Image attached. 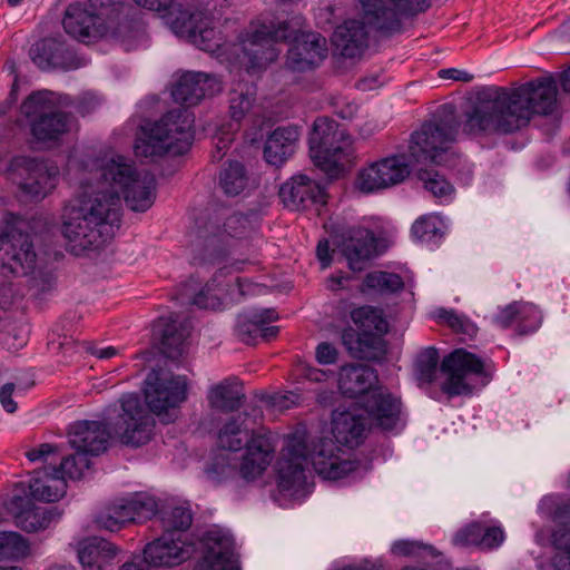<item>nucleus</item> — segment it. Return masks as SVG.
<instances>
[{"instance_id":"4468645a","label":"nucleus","mask_w":570,"mask_h":570,"mask_svg":"<svg viewBox=\"0 0 570 570\" xmlns=\"http://www.w3.org/2000/svg\"><path fill=\"white\" fill-rule=\"evenodd\" d=\"M367 22L385 35L404 30V19L425 11L430 0H360Z\"/></svg>"},{"instance_id":"473e14b6","label":"nucleus","mask_w":570,"mask_h":570,"mask_svg":"<svg viewBox=\"0 0 570 570\" xmlns=\"http://www.w3.org/2000/svg\"><path fill=\"white\" fill-rule=\"evenodd\" d=\"M116 554L117 547L101 538L88 539L78 549V560L85 570H104Z\"/></svg>"},{"instance_id":"2eb2a0df","label":"nucleus","mask_w":570,"mask_h":570,"mask_svg":"<svg viewBox=\"0 0 570 570\" xmlns=\"http://www.w3.org/2000/svg\"><path fill=\"white\" fill-rule=\"evenodd\" d=\"M111 439L114 436L105 417L104 422L73 423V481L86 478L91 465L90 456L104 452Z\"/></svg>"},{"instance_id":"5701e85b","label":"nucleus","mask_w":570,"mask_h":570,"mask_svg":"<svg viewBox=\"0 0 570 570\" xmlns=\"http://www.w3.org/2000/svg\"><path fill=\"white\" fill-rule=\"evenodd\" d=\"M341 252L354 272L365 269L368 263L381 254L379 239L365 227L351 228L341 244Z\"/></svg>"},{"instance_id":"cd10ccee","label":"nucleus","mask_w":570,"mask_h":570,"mask_svg":"<svg viewBox=\"0 0 570 570\" xmlns=\"http://www.w3.org/2000/svg\"><path fill=\"white\" fill-rule=\"evenodd\" d=\"M222 89L218 79L209 73L188 71L184 73L175 87L171 96L176 102L194 106L206 96H213Z\"/></svg>"},{"instance_id":"e2e57ef3","label":"nucleus","mask_w":570,"mask_h":570,"mask_svg":"<svg viewBox=\"0 0 570 570\" xmlns=\"http://www.w3.org/2000/svg\"><path fill=\"white\" fill-rule=\"evenodd\" d=\"M191 303L205 309H217L222 305L219 296L212 294L208 285L194 296Z\"/></svg>"},{"instance_id":"79ce46f5","label":"nucleus","mask_w":570,"mask_h":570,"mask_svg":"<svg viewBox=\"0 0 570 570\" xmlns=\"http://www.w3.org/2000/svg\"><path fill=\"white\" fill-rule=\"evenodd\" d=\"M352 320L358 326V333H386L387 322L383 317L380 309L371 306H362L355 308L352 314Z\"/></svg>"},{"instance_id":"8fccbe9b","label":"nucleus","mask_w":570,"mask_h":570,"mask_svg":"<svg viewBox=\"0 0 570 570\" xmlns=\"http://www.w3.org/2000/svg\"><path fill=\"white\" fill-rule=\"evenodd\" d=\"M392 552L396 556H416L420 558L436 559L440 553L434 547L419 541L400 540L393 543Z\"/></svg>"},{"instance_id":"2f4dec72","label":"nucleus","mask_w":570,"mask_h":570,"mask_svg":"<svg viewBox=\"0 0 570 570\" xmlns=\"http://www.w3.org/2000/svg\"><path fill=\"white\" fill-rule=\"evenodd\" d=\"M298 131L294 127H277L267 138L264 147L266 161L283 165L295 151Z\"/></svg>"},{"instance_id":"a878e982","label":"nucleus","mask_w":570,"mask_h":570,"mask_svg":"<svg viewBox=\"0 0 570 570\" xmlns=\"http://www.w3.org/2000/svg\"><path fill=\"white\" fill-rule=\"evenodd\" d=\"M190 553L191 546L180 534L174 537V533L164 532L160 538L146 546L142 560L148 566L173 567L184 562Z\"/></svg>"},{"instance_id":"13d9d810","label":"nucleus","mask_w":570,"mask_h":570,"mask_svg":"<svg viewBox=\"0 0 570 570\" xmlns=\"http://www.w3.org/2000/svg\"><path fill=\"white\" fill-rule=\"evenodd\" d=\"M114 512L115 507L114 504H110L102 512L97 514L95 522L98 525V528L114 532L119 531L120 529L126 527L120 515H117Z\"/></svg>"},{"instance_id":"a19ab883","label":"nucleus","mask_w":570,"mask_h":570,"mask_svg":"<svg viewBox=\"0 0 570 570\" xmlns=\"http://www.w3.org/2000/svg\"><path fill=\"white\" fill-rule=\"evenodd\" d=\"M193 522L191 511L188 507L177 505L161 513V527L164 532L174 533V537L181 535L189 529Z\"/></svg>"},{"instance_id":"864d4df0","label":"nucleus","mask_w":570,"mask_h":570,"mask_svg":"<svg viewBox=\"0 0 570 570\" xmlns=\"http://www.w3.org/2000/svg\"><path fill=\"white\" fill-rule=\"evenodd\" d=\"M238 129V125L228 124L227 127H220L215 136L213 137V142L215 146V150L212 153V158L214 161H219L223 159L227 149L234 140L235 132Z\"/></svg>"},{"instance_id":"e433bc0d","label":"nucleus","mask_w":570,"mask_h":570,"mask_svg":"<svg viewBox=\"0 0 570 570\" xmlns=\"http://www.w3.org/2000/svg\"><path fill=\"white\" fill-rule=\"evenodd\" d=\"M277 318L274 309L248 311L237 316L236 334L246 344H255L259 337L262 325Z\"/></svg>"},{"instance_id":"338daca9","label":"nucleus","mask_w":570,"mask_h":570,"mask_svg":"<svg viewBox=\"0 0 570 570\" xmlns=\"http://www.w3.org/2000/svg\"><path fill=\"white\" fill-rule=\"evenodd\" d=\"M14 387L13 383H7L0 389V403L8 413L17 411V403L12 399Z\"/></svg>"},{"instance_id":"ea45409f","label":"nucleus","mask_w":570,"mask_h":570,"mask_svg":"<svg viewBox=\"0 0 570 570\" xmlns=\"http://www.w3.org/2000/svg\"><path fill=\"white\" fill-rule=\"evenodd\" d=\"M255 88L248 85L238 83L229 94V114L233 124L244 119L254 108Z\"/></svg>"},{"instance_id":"4be33fe9","label":"nucleus","mask_w":570,"mask_h":570,"mask_svg":"<svg viewBox=\"0 0 570 570\" xmlns=\"http://www.w3.org/2000/svg\"><path fill=\"white\" fill-rule=\"evenodd\" d=\"M202 557L193 570H238L232 534L220 528L207 530L200 540Z\"/></svg>"},{"instance_id":"f03ea898","label":"nucleus","mask_w":570,"mask_h":570,"mask_svg":"<svg viewBox=\"0 0 570 570\" xmlns=\"http://www.w3.org/2000/svg\"><path fill=\"white\" fill-rule=\"evenodd\" d=\"M557 82L543 77L518 88L490 87L479 91L464 112L463 130L475 136L507 135L525 127L533 115L548 116L557 109Z\"/></svg>"},{"instance_id":"f8f14e48","label":"nucleus","mask_w":570,"mask_h":570,"mask_svg":"<svg viewBox=\"0 0 570 570\" xmlns=\"http://www.w3.org/2000/svg\"><path fill=\"white\" fill-rule=\"evenodd\" d=\"M187 379L163 370H153L145 380V402L151 413L169 423L174 419L169 411L180 406L187 399Z\"/></svg>"},{"instance_id":"5fc2aeb1","label":"nucleus","mask_w":570,"mask_h":570,"mask_svg":"<svg viewBox=\"0 0 570 570\" xmlns=\"http://www.w3.org/2000/svg\"><path fill=\"white\" fill-rule=\"evenodd\" d=\"M483 534V524L481 522H471L453 537V542L456 546H478L481 547Z\"/></svg>"},{"instance_id":"6e6552de","label":"nucleus","mask_w":570,"mask_h":570,"mask_svg":"<svg viewBox=\"0 0 570 570\" xmlns=\"http://www.w3.org/2000/svg\"><path fill=\"white\" fill-rule=\"evenodd\" d=\"M194 116L186 108H176L158 121L141 128L135 144L137 156H179L190 148L194 140Z\"/></svg>"},{"instance_id":"1a4fd4ad","label":"nucleus","mask_w":570,"mask_h":570,"mask_svg":"<svg viewBox=\"0 0 570 570\" xmlns=\"http://www.w3.org/2000/svg\"><path fill=\"white\" fill-rule=\"evenodd\" d=\"M105 419L114 440L126 446H142L155 433V419L137 393L122 394L108 405Z\"/></svg>"},{"instance_id":"423d86ee","label":"nucleus","mask_w":570,"mask_h":570,"mask_svg":"<svg viewBox=\"0 0 570 570\" xmlns=\"http://www.w3.org/2000/svg\"><path fill=\"white\" fill-rule=\"evenodd\" d=\"M376 371L364 364H348L340 368L338 387L348 397H360V405L383 431L402 430L401 401L377 387Z\"/></svg>"},{"instance_id":"7ed1b4c3","label":"nucleus","mask_w":570,"mask_h":570,"mask_svg":"<svg viewBox=\"0 0 570 570\" xmlns=\"http://www.w3.org/2000/svg\"><path fill=\"white\" fill-rule=\"evenodd\" d=\"M302 17L289 21L274 20L252 23L234 46L240 67L254 73L276 60L279 50L276 45L292 37L286 65L293 71H305L318 66L327 57L326 39L316 32H301Z\"/></svg>"},{"instance_id":"9d476101","label":"nucleus","mask_w":570,"mask_h":570,"mask_svg":"<svg viewBox=\"0 0 570 570\" xmlns=\"http://www.w3.org/2000/svg\"><path fill=\"white\" fill-rule=\"evenodd\" d=\"M309 153L315 166L331 178L338 177L351 161L352 138L335 121L320 117L309 135Z\"/></svg>"},{"instance_id":"c9c22d12","label":"nucleus","mask_w":570,"mask_h":570,"mask_svg":"<svg viewBox=\"0 0 570 570\" xmlns=\"http://www.w3.org/2000/svg\"><path fill=\"white\" fill-rule=\"evenodd\" d=\"M10 508L17 511L18 524L28 532H35L49 525L50 515L40 509L32 508V501L28 497L13 493Z\"/></svg>"},{"instance_id":"052dcab7","label":"nucleus","mask_w":570,"mask_h":570,"mask_svg":"<svg viewBox=\"0 0 570 570\" xmlns=\"http://www.w3.org/2000/svg\"><path fill=\"white\" fill-rule=\"evenodd\" d=\"M517 316L518 302H513L501 308L499 313L493 317V322L501 328H507L510 326L517 327Z\"/></svg>"},{"instance_id":"6e6d98bb","label":"nucleus","mask_w":570,"mask_h":570,"mask_svg":"<svg viewBox=\"0 0 570 570\" xmlns=\"http://www.w3.org/2000/svg\"><path fill=\"white\" fill-rule=\"evenodd\" d=\"M234 0H186V8L190 4L191 10L200 14H209L213 18L219 17V11L229 7Z\"/></svg>"},{"instance_id":"58836bf2","label":"nucleus","mask_w":570,"mask_h":570,"mask_svg":"<svg viewBox=\"0 0 570 570\" xmlns=\"http://www.w3.org/2000/svg\"><path fill=\"white\" fill-rule=\"evenodd\" d=\"M218 184L225 195L232 197L239 195L248 185L245 166L239 161H229L222 168Z\"/></svg>"},{"instance_id":"774afa93","label":"nucleus","mask_w":570,"mask_h":570,"mask_svg":"<svg viewBox=\"0 0 570 570\" xmlns=\"http://www.w3.org/2000/svg\"><path fill=\"white\" fill-rule=\"evenodd\" d=\"M439 76L443 79H452L455 81L470 82L473 79V76L465 70H460L455 68L441 69L439 71Z\"/></svg>"},{"instance_id":"09e8293b","label":"nucleus","mask_w":570,"mask_h":570,"mask_svg":"<svg viewBox=\"0 0 570 570\" xmlns=\"http://www.w3.org/2000/svg\"><path fill=\"white\" fill-rule=\"evenodd\" d=\"M138 6L148 10L156 11L166 18L171 24V20L183 13L186 9V0H134Z\"/></svg>"},{"instance_id":"f704fd0d","label":"nucleus","mask_w":570,"mask_h":570,"mask_svg":"<svg viewBox=\"0 0 570 570\" xmlns=\"http://www.w3.org/2000/svg\"><path fill=\"white\" fill-rule=\"evenodd\" d=\"M553 520L560 524L570 521V501L560 503L553 513ZM552 543L558 552L552 558L556 570H570V529L561 527L553 531Z\"/></svg>"},{"instance_id":"6ab92c4d","label":"nucleus","mask_w":570,"mask_h":570,"mask_svg":"<svg viewBox=\"0 0 570 570\" xmlns=\"http://www.w3.org/2000/svg\"><path fill=\"white\" fill-rule=\"evenodd\" d=\"M216 19L209 14H200L198 11L191 10L190 4H188L183 13H178L171 20V30L198 49L215 52L222 46L220 33L214 24Z\"/></svg>"},{"instance_id":"39448f33","label":"nucleus","mask_w":570,"mask_h":570,"mask_svg":"<svg viewBox=\"0 0 570 570\" xmlns=\"http://www.w3.org/2000/svg\"><path fill=\"white\" fill-rule=\"evenodd\" d=\"M247 414H237L227 420L217 434V445L226 451L237 452L246 449L238 464L239 475L252 481L259 478L271 464L275 446L267 434H254L246 424ZM207 478L220 483L233 478L237 465L232 463L228 454L217 455L207 468Z\"/></svg>"},{"instance_id":"603ef678","label":"nucleus","mask_w":570,"mask_h":570,"mask_svg":"<svg viewBox=\"0 0 570 570\" xmlns=\"http://www.w3.org/2000/svg\"><path fill=\"white\" fill-rule=\"evenodd\" d=\"M435 317L458 333L472 335L475 331L474 325L465 316L459 315L451 309L439 308L435 312Z\"/></svg>"},{"instance_id":"3c124183","label":"nucleus","mask_w":570,"mask_h":570,"mask_svg":"<svg viewBox=\"0 0 570 570\" xmlns=\"http://www.w3.org/2000/svg\"><path fill=\"white\" fill-rule=\"evenodd\" d=\"M26 458L31 463H43L48 464L49 468L53 466L52 464L63 458L60 454V448L52 443H41L37 446L29 448L24 452Z\"/></svg>"},{"instance_id":"72a5a7b5","label":"nucleus","mask_w":570,"mask_h":570,"mask_svg":"<svg viewBox=\"0 0 570 570\" xmlns=\"http://www.w3.org/2000/svg\"><path fill=\"white\" fill-rule=\"evenodd\" d=\"M245 397L240 381L229 376L214 384L207 395L210 407L223 412H233L240 407Z\"/></svg>"},{"instance_id":"c03bdc74","label":"nucleus","mask_w":570,"mask_h":570,"mask_svg":"<svg viewBox=\"0 0 570 570\" xmlns=\"http://www.w3.org/2000/svg\"><path fill=\"white\" fill-rule=\"evenodd\" d=\"M363 286L377 293L389 294L401 291L404 284L397 274L375 271L366 274Z\"/></svg>"},{"instance_id":"4c0bfd02","label":"nucleus","mask_w":570,"mask_h":570,"mask_svg":"<svg viewBox=\"0 0 570 570\" xmlns=\"http://www.w3.org/2000/svg\"><path fill=\"white\" fill-rule=\"evenodd\" d=\"M154 332L160 337L164 354L168 357H176L181 354L185 333L174 314H170L168 317L158 318Z\"/></svg>"},{"instance_id":"c85d7f7f","label":"nucleus","mask_w":570,"mask_h":570,"mask_svg":"<svg viewBox=\"0 0 570 570\" xmlns=\"http://www.w3.org/2000/svg\"><path fill=\"white\" fill-rule=\"evenodd\" d=\"M385 333H357L354 328L342 332V344L354 358L382 361L387 352Z\"/></svg>"},{"instance_id":"7c9ffc66","label":"nucleus","mask_w":570,"mask_h":570,"mask_svg":"<svg viewBox=\"0 0 570 570\" xmlns=\"http://www.w3.org/2000/svg\"><path fill=\"white\" fill-rule=\"evenodd\" d=\"M115 514H119L124 523H142L150 520L158 511L156 499L145 492H136L120 498L114 503Z\"/></svg>"},{"instance_id":"bf43d9fd","label":"nucleus","mask_w":570,"mask_h":570,"mask_svg":"<svg viewBox=\"0 0 570 570\" xmlns=\"http://www.w3.org/2000/svg\"><path fill=\"white\" fill-rule=\"evenodd\" d=\"M505 539L504 531L499 525L487 527L483 524L481 548L493 549L502 544Z\"/></svg>"},{"instance_id":"a211bd4d","label":"nucleus","mask_w":570,"mask_h":570,"mask_svg":"<svg viewBox=\"0 0 570 570\" xmlns=\"http://www.w3.org/2000/svg\"><path fill=\"white\" fill-rule=\"evenodd\" d=\"M37 262L28 234L12 229L0 235V274L27 276L36 269Z\"/></svg>"},{"instance_id":"dca6fc26","label":"nucleus","mask_w":570,"mask_h":570,"mask_svg":"<svg viewBox=\"0 0 570 570\" xmlns=\"http://www.w3.org/2000/svg\"><path fill=\"white\" fill-rule=\"evenodd\" d=\"M71 6L65 9L62 27L66 35L60 32L45 37L29 49V58L41 71H67L71 65L70 36Z\"/></svg>"},{"instance_id":"4d7b16f0","label":"nucleus","mask_w":570,"mask_h":570,"mask_svg":"<svg viewBox=\"0 0 570 570\" xmlns=\"http://www.w3.org/2000/svg\"><path fill=\"white\" fill-rule=\"evenodd\" d=\"M0 343L9 351H17L26 345L27 335L24 331L17 330L14 326L9 325L7 328L0 331Z\"/></svg>"},{"instance_id":"f3484780","label":"nucleus","mask_w":570,"mask_h":570,"mask_svg":"<svg viewBox=\"0 0 570 570\" xmlns=\"http://www.w3.org/2000/svg\"><path fill=\"white\" fill-rule=\"evenodd\" d=\"M119 0H85L73 6V38L91 43L107 36L111 28L109 12Z\"/></svg>"},{"instance_id":"680f3d73","label":"nucleus","mask_w":570,"mask_h":570,"mask_svg":"<svg viewBox=\"0 0 570 570\" xmlns=\"http://www.w3.org/2000/svg\"><path fill=\"white\" fill-rule=\"evenodd\" d=\"M315 358L321 365H332L337 362L338 351L332 343L322 342L315 348Z\"/></svg>"},{"instance_id":"393cba45","label":"nucleus","mask_w":570,"mask_h":570,"mask_svg":"<svg viewBox=\"0 0 570 570\" xmlns=\"http://www.w3.org/2000/svg\"><path fill=\"white\" fill-rule=\"evenodd\" d=\"M325 196L324 188L305 175L293 176L279 189L283 204L291 210H305L313 205L323 206Z\"/></svg>"},{"instance_id":"412c9836","label":"nucleus","mask_w":570,"mask_h":570,"mask_svg":"<svg viewBox=\"0 0 570 570\" xmlns=\"http://www.w3.org/2000/svg\"><path fill=\"white\" fill-rule=\"evenodd\" d=\"M68 458H62L58 466H45L35 471L30 481L16 484L14 493L30 498L31 501L55 502L67 492V478L69 476L66 466Z\"/></svg>"},{"instance_id":"0eeeda50","label":"nucleus","mask_w":570,"mask_h":570,"mask_svg":"<svg viewBox=\"0 0 570 570\" xmlns=\"http://www.w3.org/2000/svg\"><path fill=\"white\" fill-rule=\"evenodd\" d=\"M439 363L438 350L426 347L415 358L413 375L421 389H429L441 372L445 376L441 391L450 399L472 393V376L481 375L484 370L482 360L463 348L454 350L442 360L440 366Z\"/></svg>"},{"instance_id":"69168bd1","label":"nucleus","mask_w":570,"mask_h":570,"mask_svg":"<svg viewBox=\"0 0 570 570\" xmlns=\"http://www.w3.org/2000/svg\"><path fill=\"white\" fill-rule=\"evenodd\" d=\"M247 225V219L240 215L235 214L229 216L225 224V232L232 237H240L244 234V229Z\"/></svg>"},{"instance_id":"f257e3e1","label":"nucleus","mask_w":570,"mask_h":570,"mask_svg":"<svg viewBox=\"0 0 570 570\" xmlns=\"http://www.w3.org/2000/svg\"><path fill=\"white\" fill-rule=\"evenodd\" d=\"M102 181L73 217V250L99 248L120 227L121 196L132 212L148 210L156 198V180L149 171H139L124 157L108 159L101 167Z\"/></svg>"},{"instance_id":"a18cd8bd","label":"nucleus","mask_w":570,"mask_h":570,"mask_svg":"<svg viewBox=\"0 0 570 570\" xmlns=\"http://www.w3.org/2000/svg\"><path fill=\"white\" fill-rule=\"evenodd\" d=\"M443 223L436 215H426L412 225L413 236L421 243L433 244L442 237Z\"/></svg>"},{"instance_id":"aec40b11","label":"nucleus","mask_w":570,"mask_h":570,"mask_svg":"<svg viewBox=\"0 0 570 570\" xmlns=\"http://www.w3.org/2000/svg\"><path fill=\"white\" fill-rule=\"evenodd\" d=\"M411 173L405 155H393L363 168L356 178V187L363 193L390 188L403 183Z\"/></svg>"},{"instance_id":"b1692460","label":"nucleus","mask_w":570,"mask_h":570,"mask_svg":"<svg viewBox=\"0 0 570 570\" xmlns=\"http://www.w3.org/2000/svg\"><path fill=\"white\" fill-rule=\"evenodd\" d=\"M370 425L377 426L361 406L336 410L332 415L334 441L348 448L357 446L363 441Z\"/></svg>"},{"instance_id":"0e129e2a","label":"nucleus","mask_w":570,"mask_h":570,"mask_svg":"<svg viewBox=\"0 0 570 570\" xmlns=\"http://www.w3.org/2000/svg\"><path fill=\"white\" fill-rule=\"evenodd\" d=\"M101 105V99L92 92L80 95L76 101L77 111L81 116H87L97 110Z\"/></svg>"},{"instance_id":"de8ad7c7","label":"nucleus","mask_w":570,"mask_h":570,"mask_svg":"<svg viewBox=\"0 0 570 570\" xmlns=\"http://www.w3.org/2000/svg\"><path fill=\"white\" fill-rule=\"evenodd\" d=\"M27 553L28 544L22 535L16 532L0 533V560L18 559Z\"/></svg>"},{"instance_id":"9b49d317","label":"nucleus","mask_w":570,"mask_h":570,"mask_svg":"<svg viewBox=\"0 0 570 570\" xmlns=\"http://www.w3.org/2000/svg\"><path fill=\"white\" fill-rule=\"evenodd\" d=\"M69 97L50 90H38L21 104V112L30 120L31 134L38 141H56L68 130V117L61 109Z\"/></svg>"},{"instance_id":"20e7f679","label":"nucleus","mask_w":570,"mask_h":570,"mask_svg":"<svg viewBox=\"0 0 570 570\" xmlns=\"http://www.w3.org/2000/svg\"><path fill=\"white\" fill-rule=\"evenodd\" d=\"M309 461L315 472L330 481L343 479L358 466L352 454L333 439H317L309 448L303 435H289L276 464L278 488L282 492L292 497L305 493Z\"/></svg>"},{"instance_id":"ddd939ff","label":"nucleus","mask_w":570,"mask_h":570,"mask_svg":"<svg viewBox=\"0 0 570 570\" xmlns=\"http://www.w3.org/2000/svg\"><path fill=\"white\" fill-rule=\"evenodd\" d=\"M458 131L456 122L451 119H438L422 125L419 131L412 135L409 146L411 156L417 161L448 164L450 145L454 141Z\"/></svg>"},{"instance_id":"bb28decb","label":"nucleus","mask_w":570,"mask_h":570,"mask_svg":"<svg viewBox=\"0 0 570 570\" xmlns=\"http://www.w3.org/2000/svg\"><path fill=\"white\" fill-rule=\"evenodd\" d=\"M20 189L32 198H43L56 186L58 169L37 158H22L18 164Z\"/></svg>"},{"instance_id":"49530a36","label":"nucleus","mask_w":570,"mask_h":570,"mask_svg":"<svg viewBox=\"0 0 570 570\" xmlns=\"http://www.w3.org/2000/svg\"><path fill=\"white\" fill-rule=\"evenodd\" d=\"M542 321L538 307L531 303L518 302L517 332L521 335L535 332Z\"/></svg>"},{"instance_id":"c756f323","label":"nucleus","mask_w":570,"mask_h":570,"mask_svg":"<svg viewBox=\"0 0 570 570\" xmlns=\"http://www.w3.org/2000/svg\"><path fill=\"white\" fill-rule=\"evenodd\" d=\"M367 40L368 33L365 23L355 19L345 20L332 36L335 49L345 58L361 56L367 48Z\"/></svg>"},{"instance_id":"37998d69","label":"nucleus","mask_w":570,"mask_h":570,"mask_svg":"<svg viewBox=\"0 0 570 570\" xmlns=\"http://www.w3.org/2000/svg\"><path fill=\"white\" fill-rule=\"evenodd\" d=\"M417 177L423 183L424 188L441 203L452 199L454 188L439 171L423 169L419 171Z\"/></svg>"}]
</instances>
